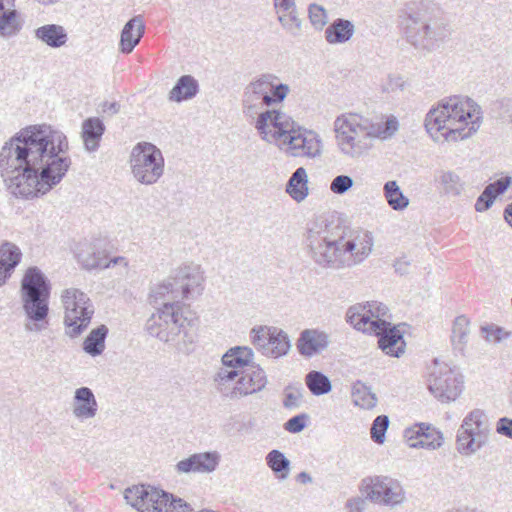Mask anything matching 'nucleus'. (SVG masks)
<instances>
[{"mask_svg":"<svg viewBox=\"0 0 512 512\" xmlns=\"http://www.w3.org/2000/svg\"><path fill=\"white\" fill-rule=\"evenodd\" d=\"M68 150V139L63 132L48 125L29 126L2 147L1 176L16 197L45 195L69 170L72 161Z\"/></svg>","mask_w":512,"mask_h":512,"instance_id":"nucleus-1","label":"nucleus"},{"mask_svg":"<svg viewBox=\"0 0 512 512\" xmlns=\"http://www.w3.org/2000/svg\"><path fill=\"white\" fill-rule=\"evenodd\" d=\"M277 76L267 73L251 81L243 94V112L255 119L254 126L262 140L275 144L292 157L315 158L321 154L322 142L317 133L299 126L279 110H263L281 103L290 89L287 84H274Z\"/></svg>","mask_w":512,"mask_h":512,"instance_id":"nucleus-2","label":"nucleus"},{"mask_svg":"<svg viewBox=\"0 0 512 512\" xmlns=\"http://www.w3.org/2000/svg\"><path fill=\"white\" fill-rule=\"evenodd\" d=\"M304 245L309 257L322 267L349 265L352 257V226L348 216L331 212L312 220Z\"/></svg>","mask_w":512,"mask_h":512,"instance_id":"nucleus-3","label":"nucleus"},{"mask_svg":"<svg viewBox=\"0 0 512 512\" xmlns=\"http://www.w3.org/2000/svg\"><path fill=\"white\" fill-rule=\"evenodd\" d=\"M482 123L481 107L470 98L442 99L426 114L424 126L435 142H456L472 136Z\"/></svg>","mask_w":512,"mask_h":512,"instance_id":"nucleus-4","label":"nucleus"},{"mask_svg":"<svg viewBox=\"0 0 512 512\" xmlns=\"http://www.w3.org/2000/svg\"><path fill=\"white\" fill-rule=\"evenodd\" d=\"M254 353L246 346L229 349L214 375L216 390L229 399H239L263 390L267 384L264 370L253 363Z\"/></svg>","mask_w":512,"mask_h":512,"instance_id":"nucleus-5","label":"nucleus"},{"mask_svg":"<svg viewBox=\"0 0 512 512\" xmlns=\"http://www.w3.org/2000/svg\"><path fill=\"white\" fill-rule=\"evenodd\" d=\"M437 9L433 0H420L407 3L403 10L406 40L419 51L436 50L446 36L444 28L432 21Z\"/></svg>","mask_w":512,"mask_h":512,"instance_id":"nucleus-6","label":"nucleus"},{"mask_svg":"<svg viewBox=\"0 0 512 512\" xmlns=\"http://www.w3.org/2000/svg\"><path fill=\"white\" fill-rule=\"evenodd\" d=\"M191 321L184 315L183 304L166 303L157 307L146 322V330L152 337L165 343H172L179 350L194 342L190 333Z\"/></svg>","mask_w":512,"mask_h":512,"instance_id":"nucleus-7","label":"nucleus"},{"mask_svg":"<svg viewBox=\"0 0 512 512\" xmlns=\"http://www.w3.org/2000/svg\"><path fill=\"white\" fill-rule=\"evenodd\" d=\"M24 311L30 320L25 324L27 331H41L48 315L50 286L44 274L37 267L27 269L21 283Z\"/></svg>","mask_w":512,"mask_h":512,"instance_id":"nucleus-8","label":"nucleus"},{"mask_svg":"<svg viewBox=\"0 0 512 512\" xmlns=\"http://www.w3.org/2000/svg\"><path fill=\"white\" fill-rule=\"evenodd\" d=\"M134 179L142 185H154L164 174L165 161L161 150L150 142H139L130 154Z\"/></svg>","mask_w":512,"mask_h":512,"instance_id":"nucleus-9","label":"nucleus"},{"mask_svg":"<svg viewBox=\"0 0 512 512\" xmlns=\"http://www.w3.org/2000/svg\"><path fill=\"white\" fill-rule=\"evenodd\" d=\"M65 310L64 325L70 338L80 336L91 323L94 305L86 293L77 288H67L61 295Z\"/></svg>","mask_w":512,"mask_h":512,"instance_id":"nucleus-10","label":"nucleus"},{"mask_svg":"<svg viewBox=\"0 0 512 512\" xmlns=\"http://www.w3.org/2000/svg\"><path fill=\"white\" fill-rule=\"evenodd\" d=\"M359 489L365 499L390 509L401 506L406 501V492L401 482L389 476L366 477Z\"/></svg>","mask_w":512,"mask_h":512,"instance_id":"nucleus-11","label":"nucleus"},{"mask_svg":"<svg viewBox=\"0 0 512 512\" xmlns=\"http://www.w3.org/2000/svg\"><path fill=\"white\" fill-rule=\"evenodd\" d=\"M354 329L363 333H374L378 347L389 356L399 358L405 352L403 333L389 321L370 320L364 316L354 323Z\"/></svg>","mask_w":512,"mask_h":512,"instance_id":"nucleus-12","label":"nucleus"},{"mask_svg":"<svg viewBox=\"0 0 512 512\" xmlns=\"http://www.w3.org/2000/svg\"><path fill=\"white\" fill-rule=\"evenodd\" d=\"M429 391L441 402L455 401L463 389V377L447 365L434 368L429 377Z\"/></svg>","mask_w":512,"mask_h":512,"instance_id":"nucleus-13","label":"nucleus"},{"mask_svg":"<svg viewBox=\"0 0 512 512\" xmlns=\"http://www.w3.org/2000/svg\"><path fill=\"white\" fill-rule=\"evenodd\" d=\"M124 498L128 504L140 512H163L169 502V494L150 485L127 488Z\"/></svg>","mask_w":512,"mask_h":512,"instance_id":"nucleus-14","label":"nucleus"},{"mask_svg":"<svg viewBox=\"0 0 512 512\" xmlns=\"http://www.w3.org/2000/svg\"><path fill=\"white\" fill-rule=\"evenodd\" d=\"M171 277L183 299L195 298L202 294L204 272L199 264H183L172 272Z\"/></svg>","mask_w":512,"mask_h":512,"instance_id":"nucleus-15","label":"nucleus"},{"mask_svg":"<svg viewBox=\"0 0 512 512\" xmlns=\"http://www.w3.org/2000/svg\"><path fill=\"white\" fill-rule=\"evenodd\" d=\"M331 344V334L320 328H307L300 332L296 341L299 354L311 358L325 352Z\"/></svg>","mask_w":512,"mask_h":512,"instance_id":"nucleus-16","label":"nucleus"},{"mask_svg":"<svg viewBox=\"0 0 512 512\" xmlns=\"http://www.w3.org/2000/svg\"><path fill=\"white\" fill-rule=\"evenodd\" d=\"M220 460L221 455L218 451L194 453L189 457L180 460L175 465V471L178 474H209L217 469L220 464Z\"/></svg>","mask_w":512,"mask_h":512,"instance_id":"nucleus-17","label":"nucleus"},{"mask_svg":"<svg viewBox=\"0 0 512 512\" xmlns=\"http://www.w3.org/2000/svg\"><path fill=\"white\" fill-rule=\"evenodd\" d=\"M399 130V121L394 115L386 117L385 122H372L354 113V134L363 133L376 139L386 140Z\"/></svg>","mask_w":512,"mask_h":512,"instance_id":"nucleus-18","label":"nucleus"},{"mask_svg":"<svg viewBox=\"0 0 512 512\" xmlns=\"http://www.w3.org/2000/svg\"><path fill=\"white\" fill-rule=\"evenodd\" d=\"M405 437L411 448L435 450L442 445L443 436L440 431L426 423H417L405 431Z\"/></svg>","mask_w":512,"mask_h":512,"instance_id":"nucleus-19","label":"nucleus"},{"mask_svg":"<svg viewBox=\"0 0 512 512\" xmlns=\"http://www.w3.org/2000/svg\"><path fill=\"white\" fill-rule=\"evenodd\" d=\"M76 257L84 269H105L111 266L107 254L94 242H81L77 247Z\"/></svg>","mask_w":512,"mask_h":512,"instance_id":"nucleus-20","label":"nucleus"},{"mask_svg":"<svg viewBox=\"0 0 512 512\" xmlns=\"http://www.w3.org/2000/svg\"><path fill=\"white\" fill-rule=\"evenodd\" d=\"M72 406L73 415L81 421L94 418L98 411L97 400L88 387L75 390Z\"/></svg>","mask_w":512,"mask_h":512,"instance_id":"nucleus-21","label":"nucleus"},{"mask_svg":"<svg viewBox=\"0 0 512 512\" xmlns=\"http://www.w3.org/2000/svg\"><path fill=\"white\" fill-rule=\"evenodd\" d=\"M16 0H0V36L10 38L22 28L19 13L15 7Z\"/></svg>","mask_w":512,"mask_h":512,"instance_id":"nucleus-22","label":"nucleus"},{"mask_svg":"<svg viewBox=\"0 0 512 512\" xmlns=\"http://www.w3.org/2000/svg\"><path fill=\"white\" fill-rule=\"evenodd\" d=\"M145 32L142 16H134L123 27L120 36V51L131 53L138 45Z\"/></svg>","mask_w":512,"mask_h":512,"instance_id":"nucleus-23","label":"nucleus"},{"mask_svg":"<svg viewBox=\"0 0 512 512\" xmlns=\"http://www.w3.org/2000/svg\"><path fill=\"white\" fill-rule=\"evenodd\" d=\"M182 300L184 299L171 276L155 285L150 293L151 303L158 307H163L166 303L182 304Z\"/></svg>","mask_w":512,"mask_h":512,"instance_id":"nucleus-24","label":"nucleus"},{"mask_svg":"<svg viewBox=\"0 0 512 512\" xmlns=\"http://www.w3.org/2000/svg\"><path fill=\"white\" fill-rule=\"evenodd\" d=\"M34 37L52 49L65 46L69 39L66 29L59 24H44L36 28Z\"/></svg>","mask_w":512,"mask_h":512,"instance_id":"nucleus-25","label":"nucleus"},{"mask_svg":"<svg viewBox=\"0 0 512 512\" xmlns=\"http://www.w3.org/2000/svg\"><path fill=\"white\" fill-rule=\"evenodd\" d=\"M104 132L105 125L98 117H90L83 121L81 137L88 152H95L99 148Z\"/></svg>","mask_w":512,"mask_h":512,"instance_id":"nucleus-26","label":"nucleus"},{"mask_svg":"<svg viewBox=\"0 0 512 512\" xmlns=\"http://www.w3.org/2000/svg\"><path fill=\"white\" fill-rule=\"evenodd\" d=\"M199 91L197 80L191 75L181 76L168 94L169 101L180 103L192 99Z\"/></svg>","mask_w":512,"mask_h":512,"instance_id":"nucleus-27","label":"nucleus"},{"mask_svg":"<svg viewBox=\"0 0 512 512\" xmlns=\"http://www.w3.org/2000/svg\"><path fill=\"white\" fill-rule=\"evenodd\" d=\"M334 132L340 149L349 154L352 151V114H342L334 122Z\"/></svg>","mask_w":512,"mask_h":512,"instance_id":"nucleus-28","label":"nucleus"},{"mask_svg":"<svg viewBox=\"0 0 512 512\" xmlns=\"http://www.w3.org/2000/svg\"><path fill=\"white\" fill-rule=\"evenodd\" d=\"M286 192L297 202L308 196V176L303 167H299L291 175L286 185Z\"/></svg>","mask_w":512,"mask_h":512,"instance_id":"nucleus-29","label":"nucleus"},{"mask_svg":"<svg viewBox=\"0 0 512 512\" xmlns=\"http://www.w3.org/2000/svg\"><path fill=\"white\" fill-rule=\"evenodd\" d=\"M107 335L108 328L105 325L91 330L83 342V350L93 357L101 355L105 349Z\"/></svg>","mask_w":512,"mask_h":512,"instance_id":"nucleus-30","label":"nucleus"},{"mask_svg":"<svg viewBox=\"0 0 512 512\" xmlns=\"http://www.w3.org/2000/svg\"><path fill=\"white\" fill-rule=\"evenodd\" d=\"M388 307L381 302H367V306L354 305V323L362 317H369L370 320L388 321L389 318Z\"/></svg>","mask_w":512,"mask_h":512,"instance_id":"nucleus-31","label":"nucleus"},{"mask_svg":"<svg viewBox=\"0 0 512 512\" xmlns=\"http://www.w3.org/2000/svg\"><path fill=\"white\" fill-rule=\"evenodd\" d=\"M325 37L330 44H339L352 37V24L349 20L337 19L325 31Z\"/></svg>","mask_w":512,"mask_h":512,"instance_id":"nucleus-32","label":"nucleus"},{"mask_svg":"<svg viewBox=\"0 0 512 512\" xmlns=\"http://www.w3.org/2000/svg\"><path fill=\"white\" fill-rule=\"evenodd\" d=\"M470 334V321L464 316L460 315L455 318L452 326L451 342L453 348L459 352H463L468 342Z\"/></svg>","mask_w":512,"mask_h":512,"instance_id":"nucleus-33","label":"nucleus"},{"mask_svg":"<svg viewBox=\"0 0 512 512\" xmlns=\"http://www.w3.org/2000/svg\"><path fill=\"white\" fill-rule=\"evenodd\" d=\"M373 234L369 231H358L354 236V265L363 262L372 252Z\"/></svg>","mask_w":512,"mask_h":512,"instance_id":"nucleus-34","label":"nucleus"},{"mask_svg":"<svg viewBox=\"0 0 512 512\" xmlns=\"http://www.w3.org/2000/svg\"><path fill=\"white\" fill-rule=\"evenodd\" d=\"M479 434L476 431L467 430L461 428L457 433V450L464 456H470L476 453L481 447L482 442L477 440L476 435Z\"/></svg>","mask_w":512,"mask_h":512,"instance_id":"nucleus-35","label":"nucleus"},{"mask_svg":"<svg viewBox=\"0 0 512 512\" xmlns=\"http://www.w3.org/2000/svg\"><path fill=\"white\" fill-rule=\"evenodd\" d=\"M383 191L387 203L393 210L402 211L408 207L410 201L403 194L396 181L391 180L386 182Z\"/></svg>","mask_w":512,"mask_h":512,"instance_id":"nucleus-36","label":"nucleus"},{"mask_svg":"<svg viewBox=\"0 0 512 512\" xmlns=\"http://www.w3.org/2000/svg\"><path fill=\"white\" fill-rule=\"evenodd\" d=\"M267 466L277 475L280 480H285L289 476L290 461L289 459L277 449L271 450L266 455Z\"/></svg>","mask_w":512,"mask_h":512,"instance_id":"nucleus-37","label":"nucleus"},{"mask_svg":"<svg viewBox=\"0 0 512 512\" xmlns=\"http://www.w3.org/2000/svg\"><path fill=\"white\" fill-rule=\"evenodd\" d=\"M271 332H273V335L271 341H269L266 355L274 358L286 355L291 347L287 333L277 327H272Z\"/></svg>","mask_w":512,"mask_h":512,"instance_id":"nucleus-38","label":"nucleus"},{"mask_svg":"<svg viewBox=\"0 0 512 512\" xmlns=\"http://www.w3.org/2000/svg\"><path fill=\"white\" fill-rule=\"evenodd\" d=\"M377 397L371 388L361 381L354 382V406L363 409H373L377 404Z\"/></svg>","mask_w":512,"mask_h":512,"instance_id":"nucleus-39","label":"nucleus"},{"mask_svg":"<svg viewBox=\"0 0 512 512\" xmlns=\"http://www.w3.org/2000/svg\"><path fill=\"white\" fill-rule=\"evenodd\" d=\"M439 181L443 192L453 197L460 196L465 187V183L454 171H443Z\"/></svg>","mask_w":512,"mask_h":512,"instance_id":"nucleus-40","label":"nucleus"},{"mask_svg":"<svg viewBox=\"0 0 512 512\" xmlns=\"http://www.w3.org/2000/svg\"><path fill=\"white\" fill-rule=\"evenodd\" d=\"M305 382L310 392L315 396L324 395L331 391V381L322 372H309L306 375Z\"/></svg>","mask_w":512,"mask_h":512,"instance_id":"nucleus-41","label":"nucleus"},{"mask_svg":"<svg viewBox=\"0 0 512 512\" xmlns=\"http://www.w3.org/2000/svg\"><path fill=\"white\" fill-rule=\"evenodd\" d=\"M277 16L282 28L288 34L293 37L300 35L302 29V20L299 17L297 8L277 13Z\"/></svg>","mask_w":512,"mask_h":512,"instance_id":"nucleus-42","label":"nucleus"},{"mask_svg":"<svg viewBox=\"0 0 512 512\" xmlns=\"http://www.w3.org/2000/svg\"><path fill=\"white\" fill-rule=\"evenodd\" d=\"M21 259V252L17 246L5 243L0 247V265L15 269Z\"/></svg>","mask_w":512,"mask_h":512,"instance_id":"nucleus-43","label":"nucleus"},{"mask_svg":"<svg viewBox=\"0 0 512 512\" xmlns=\"http://www.w3.org/2000/svg\"><path fill=\"white\" fill-rule=\"evenodd\" d=\"M272 327L268 326H260L257 328H253L251 331L252 334V343L258 347L264 354H266L269 341H271V336L273 335Z\"/></svg>","mask_w":512,"mask_h":512,"instance_id":"nucleus-44","label":"nucleus"},{"mask_svg":"<svg viewBox=\"0 0 512 512\" xmlns=\"http://www.w3.org/2000/svg\"><path fill=\"white\" fill-rule=\"evenodd\" d=\"M389 427V418L386 415L377 416L371 426L370 434L371 439L377 444H383L385 441V434Z\"/></svg>","mask_w":512,"mask_h":512,"instance_id":"nucleus-45","label":"nucleus"},{"mask_svg":"<svg viewBox=\"0 0 512 512\" xmlns=\"http://www.w3.org/2000/svg\"><path fill=\"white\" fill-rule=\"evenodd\" d=\"M308 14L312 26L317 30L323 29L328 22L327 12L321 5L315 3L310 4Z\"/></svg>","mask_w":512,"mask_h":512,"instance_id":"nucleus-46","label":"nucleus"},{"mask_svg":"<svg viewBox=\"0 0 512 512\" xmlns=\"http://www.w3.org/2000/svg\"><path fill=\"white\" fill-rule=\"evenodd\" d=\"M484 418V412L475 409L464 418L461 428L480 433L484 429Z\"/></svg>","mask_w":512,"mask_h":512,"instance_id":"nucleus-47","label":"nucleus"},{"mask_svg":"<svg viewBox=\"0 0 512 512\" xmlns=\"http://www.w3.org/2000/svg\"><path fill=\"white\" fill-rule=\"evenodd\" d=\"M303 398L302 391L298 388L287 387L284 390L283 406L286 409H295L301 405Z\"/></svg>","mask_w":512,"mask_h":512,"instance_id":"nucleus-48","label":"nucleus"},{"mask_svg":"<svg viewBox=\"0 0 512 512\" xmlns=\"http://www.w3.org/2000/svg\"><path fill=\"white\" fill-rule=\"evenodd\" d=\"M308 419L309 416L306 413L296 415L285 422L284 429L290 433H299L306 427Z\"/></svg>","mask_w":512,"mask_h":512,"instance_id":"nucleus-49","label":"nucleus"},{"mask_svg":"<svg viewBox=\"0 0 512 512\" xmlns=\"http://www.w3.org/2000/svg\"><path fill=\"white\" fill-rule=\"evenodd\" d=\"M512 183L510 176H505L488 184L485 189L491 192V196L496 199L499 195L504 194Z\"/></svg>","mask_w":512,"mask_h":512,"instance_id":"nucleus-50","label":"nucleus"},{"mask_svg":"<svg viewBox=\"0 0 512 512\" xmlns=\"http://www.w3.org/2000/svg\"><path fill=\"white\" fill-rule=\"evenodd\" d=\"M481 331L485 334V338L489 342H500L509 336V333L493 324L481 327Z\"/></svg>","mask_w":512,"mask_h":512,"instance_id":"nucleus-51","label":"nucleus"},{"mask_svg":"<svg viewBox=\"0 0 512 512\" xmlns=\"http://www.w3.org/2000/svg\"><path fill=\"white\" fill-rule=\"evenodd\" d=\"M352 187V177L339 175L335 177L330 185V189L335 194H344Z\"/></svg>","mask_w":512,"mask_h":512,"instance_id":"nucleus-52","label":"nucleus"},{"mask_svg":"<svg viewBox=\"0 0 512 512\" xmlns=\"http://www.w3.org/2000/svg\"><path fill=\"white\" fill-rule=\"evenodd\" d=\"M163 512H193V509L187 502L169 494V502L164 506Z\"/></svg>","mask_w":512,"mask_h":512,"instance_id":"nucleus-53","label":"nucleus"},{"mask_svg":"<svg viewBox=\"0 0 512 512\" xmlns=\"http://www.w3.org/2000/svg\"><path fill=\"white\" fill-rule=\"evenodd\" d=\"M376 138L363 133L354 134V148H357L359 154L366 152L373 146Z\"/></svg>","mask_w":512,"mask_h":512,"instance_id":"nucleus-54","label":"nucleus"},{"mask_svg":"<svg viewBox=\"0 0 512 512\" xmlns=\"http://www.w3.org/2000/svg\"><path fill=\"white\" fill-rule=\"evenodd\" d=\"M495 199L491 196L490 189L484 188L483 192L479 195L475 203V210L477 212H484L488 210L494 203Z\"/></svg>","mask_w":512,"mask_h":512,"instance_id":"nucleus-55","label":"nucleus"},{"mask_svg":"<svg viewBox=\"0 0 512 512\" xmlns=\"http://www.w3.org/2000/svg\"><path fill=\"white\" fill-rule=\"evenodd\" d=\"M405 82L400 76H389L387 81L382 85V91L384 93H392L396 91H402L404 89Z\"/></svg>","mask_w":512,"mask_h":512,"instance_id":"nucleus-56","label":"nucleus"},{"mask_svg":"<svg viewBox=\"0 0 512 512\" xmlns=\"http://www.w3.org/2000/svg\"><path fill=\"white\" fill-rule=\"evenodd\" d=\"M496 431L500 435L512 439V419L507 417L500 418L496 425Z\"/></svg>","mask_w":512,"mask_h":512,"instance_id":"nucleus-57","label":"nucleus"},{"mask_svg":"<svg viewBox=\"0 0 512 512\" xmlns=\"http://www.w3.org/2000/svg\"><path fill=\"white\" fill-rule=\"evenodd\" d=\"M274 7L276 13L285 12L297 8L295 0H274Z\"/></svg>","mask_w":512,"mask_h":512,"instance_id":"nucleus-58","label":"nucleus"},{"mask_svg":"<svg viewBox=\"0 0 512 512\" xmlns=\"http://www.w3.org/2000/svg\"><path fill=\"white\" fill-rule=\"evenodd\" d=\"M102 112L108 115H115L120 111V104L116 101L114 102H104L101 105Z\"/></svg>","mask_w":512,"mask_h":512,"instance_id":"nucleus-59","label":"nucleus"},{"mask_svg":"<svg viewBox=\"0 0 512 512\" xmlns=\"http://www.w3.org/2000/svg\"><path fill=\"white\" fill-rule=\"evenodd\" d=\"M14 269H10L8 266L0 265V286H2L6 280L11 276Z\"/></svg>","mask_w":512,"mask_h":512,"instance_id":"nucleus-60","label":"nucleus"},{"mask_svg":"<svg viewBox=\"0 0 512 512\" xmlns=\"http://www.w3.org/2000/svg\"><path fill=\"white\" fill-rule=\"evenodd\" d=\"M409 263L404 260H397L394 264L395 271L400 274H404L407 271V266Z\"/></svg>","mask_w":512,"mask_h":512,"instance_id":"nucleus-61","label":"nucleus"},{"mask_svg":"<svg viewBox=\"0 0 512 512\" xmlns=\"http://www.w3.org/2000/svg\"><path fill=\"white\" fill-rule=\"evenodd\" d=\"M107 262H111V265H123L124 267H127L128 266V261L126 260L125 257H122V256H117V257H114L110 260L107 259Z\"/></svg>","mask_w":512,"mask_h":512,"instance_id":"nucleus-62","label":"nucleus"},{"mask_svg":"<svg viewBox=\"0 0 512 512\" xmlns=\"http://www.w3.org/2000/svg\"><path fill=\"white\" fill-rule=\"evenodd\" d=\"M297 481L302 484H307L312 482V477L307 472H300L297 475Z\"/></svg>","mask_w":512,"mask_h":512,"instance_id":"nucleus-63","label":"nucleus"},{"mask_svg":"<svg viewBox=\"0 0 512 512\" xmlns=\"http://www.w3.org/2000/svg\"><path fill=\"white\" fill-rule=\"evenodd\" d=\"M504 218L506 222L512 227V203L505 208Z\"/></svg>","mask_w":512,"mask_h":512,"instance_id":"nucleus-64","label":"nucleus"}]
</instances>
